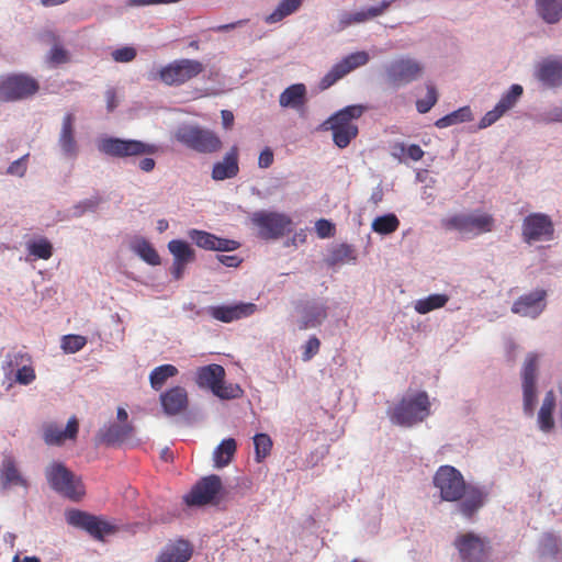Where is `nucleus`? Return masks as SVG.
Instances as JSON below:
<instances>
[{
  "label": "nucleus",
  "mask_w": 562,
  "mask_h": 562,
  "mask_svg": "<svg viewBox=\"0 0 562 562\" xmlns=\"http://www.w3.org/2000/svg\"><path fill=\"white\" fill-rule=\"evenodd\" d=\"M554 225L549 215L531 213L527 215L521 225V236L525 243L548 241L553 238Z\"/></svg>",
  "instance_id": "9b49d317"
},
{
  "label": "nucleus",
  "mask_w": 562,
  "mask_h": 562,
  "mask_svg": "<svg viewBox=\"0 0 562 562\" xmlns=\"http://www.w3.org/2000/svg\"><path fill=\"white\" fill-rule=\"evenodd\" d=\"M237 450L234 438L224 439L213 451V461L215 468H224L231 463Z\"/></svg>",
  "instance_id": "473e14b6"
},
{
  "label": "nucleus",
  "mask_w": 562,
  "mask_h": 562,
  "mask_svg": "<svg viewBox=\"0 0 562 562\" xmlns=\"http://www.w3.org/2000/svg\"><path fill=\"white\" fill-rule=\"evenodd\" d=\"M494 223V217L487 213L457 214L442 220V226L446 229L475 235L492 232Z\"/></svg>",
  "instance_id": "1a4fd4ad"
},
{
  "label": "nucleus",
  "mask_w": 562,
  "mask_h": 562,
  "mask_svg": "<svg viewBox=\"0 0 562 562\" xmlns=\"http://www.w3.org/2000/svg\"><path fill=\"white\" fill-rule=\"evenodd\" d=\"M472 119V112L469 106H463L436 121L438 128H445L459 123L469 122Z\"/></svg>",
  "instance_id": "58836bf2"
},
{
  "label": "nucleus",
  "mask_w": 562,
  "mask_h": 562,
  "mask_svg": "<svg viewBox=\"0 0 562 562\" xmlns=\"http://www.w3.org/2000/svg\"><path fill=\"white\" fill-rule=\"evenodd\" d=\"M29 155H25L23 156L22 158L13 161L9 167H8V170L7 172L9 175H13V176H19V177H22L24 176L25 171H26V158H27Z\"/></svg>",
  "instance_id": "052dcab7"
},
{
  "label": "nucleus",
  "mask_w": 562,
  "mask_h": 562,
  "mask_svg": "<svg viewBox=\"0 0 562 562\" xmlns=\"http://www.w3.org/2000/svg\"><path fill=\"white\" fill-rule=\"evenodd\" d=\"M239 172L238 166V148L233 146L224 156L223 160L214 164L212 169V179L215 181H223L232 179Z\"/></svg>",
  "instance_id": "393cba45"
},
{
  "label": "nucleus",
  "mask_w": 562,
  "mask_h": 562,
  "mask_svg": "<svg viewBox=\"0 0 562 562\" xmlns=\"http://www.w3.org/2000/svg\"><path fill=\"white\" fill-rule=\"evenodd\" d=\"M204 70V65L195 59L182 58L162 67L159 79L167 86H181L198 77Z\"/></svg>",
  "instance_id": "6e6552de"
},
{
  "label": "nucleus",
  "mask_w": 562,
  "mask_h": 562,
  "mask_svg": "<svg viewBox=\"0 0 562 562\" xmlns=\"http://www.w3.org/2000/svg\"><path fill=\"white\" fill-rule=\"evenodd\" d=\"M538 15L548 24H555L562 19V0H536Z\"/></svg>",
  "instance_id": "c756f323"
},
{
  "label": "nucleus",
  "mask_w": 562,
  "mask_h": 562,
  "mask_svg": "<svg viewBox=\"0 0 562 562\" xmlns=\"http://www.w3.org/2000/svg\"><path fill=\"white\" fill-rule=\"evenodd\" d=\"M273 164V151L267 147L265 148L258 159V165L260 168H269Z\"/></svg>",
  "instance_id": "680f3d73"
},
{
  "label": "nucleus",
  "mask_w": 562,
  "mask_h": 562,
  "mask_svg": "<svg viewBox=\"0 0 562 562\" xmlns=\"http://www.w3.org/2000/svg\"><path fill=\"white\" fill-rule=\"evenodd\" d=\"M192 553L193 548L188 540L177 539L166 544L156 562H188Z\"/></svg>",
  "instance_id": "b1692460"
},
{
  "label": "nucleus",
  "mask_w": 562,
  "mask_h": 562,
  "mask_svg": "<svg viewBox=\"0 0 562 562\" xmlns=\"http://www.w3.org/2000/svg\"><path fill=\"white\" fill-rule=\"evenodd\" d=\"M74 113H67L61 122V128L58 137V146L65 158L75 160L79 154V145L75 137Z\"/></svg>",
  "instance_id": "6ab92c4d"
},
{
  "label": "nucleus",
  "mask_w": 562,
  "mask_h": 562,
  "mask_svg": "<svg viewBox=\"0 0 562 562\" xmlns=\"http://www.w3.org/2000/svg\"><path fill=\"white\" fill-rule=\"evenodd\" d=\"M221 488V477L212 474L201 479L184 497V501L190 506L206 505L214 501Z\"/></svg>",
  "instance_id": "4468645a"
},
{
  "label": "nucleus",
  "mask_w": 562,
  "mask_h": 562,
  "mask_svg": "<svg viewBox=\"0 0 562 562\" xmlns=\"http://www.w3.org/2000/svg\"><path fill=\"white\" fill-rule=\"evenodd\" d=\"M538 369V357L535 353L528 355L522 369V383L536 384Z\"/></svg>",
  "instance_id": "8fccbe9b"
},
{
  "label": "nucleus",
  "mask_w": 562,
  "mask_h": 562,
  "mask_svg": "<svg viewBox=\"0 0 562 562\" xmlns=\"http://www.w3.org/2000/svg\"><path fill=\"white\" fill-rule=\"evenodd\" d=\"M98 149L106 156L127 159L154 155L158 151V146L138 139L109 136L99 140Z\"/></svg>",
  "instance_id": "39448f33"
},
{
  "label": "nucleus",
  "mask_w": 562,
  "mask_h": 562,
  "mask_svg": "<svg viewBox=\"0 0 562 562\" xmlns=\"http://www.w3.org/2000/svg\"><path fill=\"white\" fill-rule=\"evenodd\" d=\"M31 357L30 353L23 351H10L5 355L2 363V370L7 380H12L13 373L21 368Z\"/></svg>",
  "instance_id": "f704fd0d"
},
{
  "label": "nucleus",
  "mask_w": 562,
  "mask_h": 562,
  "mask_svg": "<svg viewBox=\"0 0 562 562\" xmlns=\"http://www.w3.org/2000/svg\"><path fill=\"white\" fill-rule=\"evenodd\" d=\"M252 224L263 239H278L291 232L290 216L278 212L258 211L251 215Z\"/></svg>",
  "instance_id": "0eeeda50"
},
{
  "label": "nucleus",
  "mask_w": 562,
  "mask_h": 562,
  "mask_svg": "<svg viewBox=\"0 0 562 562\" xmlns=\"http://www.w3.org/2000/svg\"><path fill=\"white\" fill-rule=\"evenodd\" d=\"M536 77L544 86L555 88L562 85V57L543 59L536 69Z\"/></svg>",
  "instance_id": "5701e85b"
},
{
  "label": "nucleus",
  "mask_w": 562,
  "mask_h": 562,
  "mask_svg": "<svg viewBox=\"0 0 562 562\" xmlns=\"http://www.w3.org/2000/svg\"><path fill=\"white\" fill-rule=\"evenodd\" d=\"M0 483L3 488L11 485H19L27 488L29 483L16 468L15 461L11 456H4L0 467Z\"/></svg>",
  "instance_id": "bb28decb"
},
{
  "label": "nucleus",
  "mask_w": 562,
  "mask_h": 562,
  "mask_svg": "<svg viewBox=\"0 0 562 562\" xmlns=\"http://www.w3.org/2000/svg\"><path fill=\"white\" fill-rule=\"evenodd\" d=\"M524 89L520 85H513L510 89L501 98L493 110L485 113L479 123L480 128H486L499 120L507 111L513 109L519 98L521 97Z\"/></svg>",
  "instance_id": "dca6fc26"
},
{
  "label": "nucleus",
  "mask_w": 562,
  "mask_h": 562,
  "mask_svg": "<svg viewBox=\"0 0 562 562\" xmlns=\"http://www.w3.org/2000/svg\"><path fill=\"white\" fill-rule=\"evenodd\" d=\"M48 60L55 65L65 64L69 60L68 52L55 43L49 52Z\"/></svg>",
  "instance_id": "13d9d810"
},
{
  "label": "nucleus",
  "mask_w": 562,
  "mask_h": 562,
  "mask_svg": "<svg viewBox=\"0 0 562 562\" xmlns=\"http://www.w3.org/2000/svg\"><path fill=\"white\" fill-rule=\"evenodd\" d=\"M391 3L392 1H382L379 5L369 8L367 10L369 20L383 14L390 8Z\"/></svg>",
  "instance_id": "e2e57ef3"
},
{
  "label": "nucleus",
  "mask_w": 562,
  "mask_h": 562,
  "mask_svg": "<svg viewBox=\"0 0 562 562\" xmlns=\"http://www.w3.org/2000/svg\"><path fill=\"white\" fill-rule=\"evenodd\" d=\"M136 57V49L134 47L125 46L115 49L112 53V58L117 63H128Z\"/></svg>",
  "instance_id": "bf43d9fd"
},
{
  "label": "nucleus",
  "mask_w": 562,
  "mask_h": 562,
  "mask_svg": "<svg viewBox=\"0 0 562 562\" xmlns=\"http://www.w3.org/2000/svg\"><path fill=\"white\" fill-rule=\"evenodd\" d=\"M225 379V370L220 364H209L201 367L196 372V383L201 387H207L212 392Z\"/></svg>",
  "instance_id": "cd10ccee"
},
{
  "label": "nucleus",
  "mask_w": 562,
  "mask_h": 562,
  "mask_svg": "<svg viewBox=\"0 0 562 562\" xmlns=\"http://www.w3.org/2000/svg\"><path fill=\"white\" fill-rule=\"evenodd\" d=\"M454 546L463 562H484L488 557V541L473 532L458 536Z\"/></svg>",
  "instance_id": "f8f14e48"
},
{
  "label": "nucleus",
  "mask_w": 562,
  "mask_h": 562,
  "mask_svg": "<svg viewBox=\"0 0 562 562\" xmlns=\"http://www.w3.org/2000/svg\"><path fill=\"white\" fill-rule=\"evenodd\" d=\"M424 67L415 59L398 58L386 67L387 81L394 87H401L417 80Z\"/></svg>",
  "instance_id": "ddd939ff"
},
{
  "label": "nucleus",
  "mask_w": 562,
  "mask_h": 562,
  "mask_svg": "<svg viewBox=\"0 0 562 562\" xmlns=\"http://www.w3.org/2000/svg\"><path fill=\"white\" fill-rule=\"evenodd\" d=\"M133 432L131 424H111L108 427L101 428L98 432V440L105 445H115L128 439Z\"/></svg>",
  "instance_id": "c85d7f7f"
},
{
  "label": "nucleus",
  "mask_w": 562,
  "mask_h": 562,
  "mask_svg": "<svg viewBox=\"0 0 562 562\" xmlns=\"http://www.w3.org/2000/svg\"><path fill=\"white\" fill-rule=\"evenodd\" d=\"M106 109L112 112L119 104L116 92L114 89H108L105 91Z\"/></svg>",
  "instance_id": "0e129e2a"
},
{
  "label": "nucleus",
  "mask_w": 562,
  "mask_h": 562,
  "mask_svg": "<svg viewBox=\"0 0 562 562\" xmlns=\"http://www.w3.org/2000/svg\"><path fill=\"white\" fill-rule=\"evenodd\" d=\"M321 348V341L316 336H312L304 345V350L302 353L303 361H310L315 355L318 353Z\"/></svg>",
  "instance_id": "4d7b16f0"
},
{
  "label": "nucleus",
  "mask_w": 562,
  "mask_h": 562,
  "mask_svg": "<svg viewBox=\"0 0 562 562\" xmlns=\"http://www.w3.org/2000/svg\"><path fill=\"white\" fill-rule=\"evenodd\" d=\"M546 122H562V106H555L544 114Z\"/></svg>",
  "instance_id": "69168bd1"
},
{
  "label": "nucleus",
  "mask_w": 562,
  "mask_h": 562,
  "mask_svg": "<svg viewBox=\"0 0 562 562\" xmlns=\"http://www.w3.org/2000/svg\"><path fill=\"white\" fill-rule=\"evenodd\" d=\"M136 254L147 263L157 266L160 263V257L156 249L145 239L138 241L135 246Z\"/></svg>",
  "instance_id": "49530a36"
},
{
  "label": "nucleus",
  "mask_w": 562,
  "mask_h": 562,
  "mask_svg": "<svg viewBox=\"0 0 562 562\" xmlns=\"http://www.w3.org/2000/svg\"><path fill=\"white\" fill-rule=\"evenodd\" d=\"M355 250L350 245L340 244L334 248L328 257V263L336 266L338 263L355 261Z\"/></svg>",
  "instance_id": "a19ab883"
},
{
  "label": "nucleus",
  "mask_w": 562,
  "mask_h": 562,
  "mask_svg": "<svg viewBox=\"0 0 562 562\" xmlns=\"http://www.w3.org/2000/svg\"><path fill=\"white\" fill-rule=\"evenodd\" d=\"M364 113V106L360 104L348 105L329 116L323 128L333 132V142L339 148L349 146L358 136V125L355 123Z\"/></svg>",
  "instance_id": "7ed1b4c3"
},
{
  "label": "nucleus",
  "mask_w": 562,
  "mask_h": 562,
  "mask_svg": "<svg viewBox=\"0 0 562 562\" xmlns=\"http://www.w3.org/2000/svg\"><path fill=\"white\" fill-rule=\"evenodd\" d=\"M524 408L526 413L532 414L536 403V384L522 383Z\"/></svg>",
  "instance_id": "864d4df0"
},
{
  "label": "nucleus",
  "mask_w": 562,
  "mask_h": 562,
  "mask_svg": "<svg viewBox=\"0 0 562 562\" xmlns=\"http://www.w3.org/2000/svg\"><path fill=\"white\" fill-rule=\"evenodd\" d=\"M168 249L173 256V261L193 262L195 260V252L193 248L184 240L172 239L168 243Z\"/></svg>",
  "instance_id": "72a5a7b5"
},
{
  "label": "nucleus",
  "mask_w": 562,
  "mask_h": 562,
  "mask_svg": "<svg viewBox=\"0 0 562 562\" xmlns=\"http://www.w3.org/2000/svg\"><path fill=\"white\" fill-rule=\"evenodd\" d=\"M434 485L440 491L441 499L460 501L458 510L468 519H471L484 505V493L475 486L467 485L461 472L451 465H441L436 471Z\"/></svg>",
  "instance_id": "f257e3e1"
},
{
  "label": "nucleus",
  "mask_w": 562,
  "mask_h": 562,
  "mask_svg": "<svg viewBox=\"0 0 562 562\" xmlns=\"http://www.w3.org/2000/svg\"><path fill=\"white\" fill-rule=\"evenodd\" d=\"M178 374V369L173 364H162L155 368L149 374L150 386L159 391L168 379Z\"/></svg>",
  "instance_id": "e433bc0d"
},
{
  "label": "nucleus",
  "mask_w": 562,
  "mask_h": 562,
  "mask_svg": "<svg viewBox=\"0 0 562 562\" xmlns=\"http://www.w3.org/2000/svg\"><path fill=\"white\" fill-rule=\"evenodd\" d=\"M257 311L254 303H237L234 305L211 306L209 314L216 321L231 323L252 315Z\"/></svg>",
  "instance_id": "412c9836"
},
{
  "label": "nucleus",
  "mask_w": 562,
  "mask_h": 562,
  "mask_svg": "<svg viewBox=\"0 0 562 562\" xmlns=\"http://www.w3.org/2000/svg\"><path fill=\"white\" fill-rule=\"evenodd\" d=\"M406 153L407 156L414 161L420 160L424 156V150L420 148L419 145L416 144L409 145Z\"/></svg>",
  "instance_id": "774afa93"
},
{
  "label": "nucleus",
  "mask_w": 562,
  "mask_h": 562,
  "mask_svg": "<svg viewBox=\"0 0 562 562\" xmlns=\"http://www.w3.org/2000/svg\"><path fill=\"white\" fill-rule=\"evenodd\" d=\"M369 20L368 11L356 13H344L340 19V29H345L353 23H362Z\"/></svg>",
  "instance_id": "5fc2aeb1"
},
{
  "label": "nucleus",
  "mask_w": 562,
  "mask_h": 562,
  "mask_svg": "<svg viewBox=\"0 0 562 562\" xmlns=\"http://www.w3.org/2000/svg\"><path fill=\"white\" fill-rule=\"evenodd\" d=\"M555 408V395L553 391L547 392L540 411L538 413V423L542 431H551L554 427L553 411Z\"/></svg>",
  "instance_id": "2f4dec72"
},
{
  "label": "nucleus",
  "mask_w": 562,
  "mask_h": 562,
  "mask_svg": "<svg viewBox=\"0 0 562 562\" xmlns=\"http://www.w3.org/2000/svg\"><path fill=\"white\" fill-rule=\"evenodd\" d=\"M547 292L544 290H536L531 293L521 295L512 307L515 314L536 318L546 307Z\"/></svg>",
  "instance_id": "a211bd4d"
},
{
  "label": "nucleus",
  "mask_w": 562,
  "mask_h": 562,
  "mask_svg": "<svg viewBox=\"0 0 562 562\" xmlns=\"http://www.w3.org/2000/svg\"><path fill=\"white\" fill-rule=\"evenodd\" d=\"M302 4V0H282L277 9L266 18V22L273 24L294 13Z\"/></svg>",
  "instance_id": "4c0bfd02"
},
{
  "label": "nucleus",
  "mask_w": 562,
  "mask_h": 562,
  "mask_svg": "<svg viewBox=\"0 0 562 562\" xmlns=\"http://www.w3.org/2000/svg\"><path fill=\"white\" fill-rule=\"evenodd\" d=\"M36 379V372L33 367V359L30 357L24 364L21 366L15 373H13L12 380L14 383L21 385H29Z\"/></svg>",
  "instance_id": "37998d69"
},
{
  "label": "nucleus",
  "mask_w": 562,
  "mask_h": 562,
  "mask_svg": "<svg viewBox=\"0 0 562 562\" xmlns=\"http://www.w3.org/2000/svg\"><path fill=\"white\" fill-rule=\"evenodd\" d=\"M400 226V221L395 214H385L382 216H378L372 222V229L382 235H389L394 233Z\"/></svg>",
  "instance_id": "ea45409f"
},
{
  "label": "nucleus",
  "mask_w": 562,
  "mask_h": 562,
  "mask_svg": "<svg viewBox=\"0 0 562 562\" xmlns=\"http://www.w3.org/2000/svg\"><path fill=\"white\" fill-rule=\"evenodd\" d=\"M449 301L447 294H430L415 302L414 308L418 314H427L434 310L443 307Z\"/></svg>",
  "instance_id": "c9c22d12"
},
{
  "label": "nucleus",
  "mask_w": 562,
  "mask_h": 562,
  "mask_svg": "<svg viewBox=\"0 0 562 562\" xmlns=\"http://www.w3.org/2000/svg\"><path fill=\"white\" fill-rule=\"evenodd\" d=\"M66 520L71 526L87 530L97 539H102L104 535H109L114 530L110 524L79 509L68 510L66 513Z\"/></svg>",
  "instance_id": "2eb2a0df"
},
{
  "label": "nucleus",
  "mask_w": 562,
  "mask_h": 562,
  "mask_svg": "<svg viewBox=\"0 0 562 562\" xmlns=\"http://www.w3.org/2000/svg\"><path fill=\"white\" fill-rule=\"evenodd\" d=\"M87 344V338L80 335H66L61 339V348L69 353L81 350Z\"/></svg>",
  "instance_id": "3c124183"
},
{
  "label": "nucleus",
  "mask_w": 562,
  "mask_h": 562,
  "mask_svg": "<svg viewBox=\"0 0 562 562\" xmlns=\"http://www.w3.org/2000/svg\"><path fill=\"white\" fill-rule=\"evenodd\" d=\"M175 136L179 143L198 153L212 154L222 148L221 138L213 131L200 126H180Z\"/></svg>",
  "instance_id": "423d86ee"
},
{
  "label": "nucleus",
  "mask_w": 562,
  "mask_h": 562,
  "mask_svg": "<svg viewBox=\"0 0 562 562\" xmlns=\"http://www.w3.org/2000/svg\"><path fill=\"white\" fill-rule=\"evenodd\" d=\"M430 415V401L424 391L406 395L387 411L390 420L401 427H412Z\"/></svg>",
  "instance_id": "f03ea898"
},
{
  "label": "nucleus",
  "mask_w": 562,
  "mask_h": 562,
  "mask_svg": "<svg viewBox=\"0 0 562 562\" xmlns=\"http://www.w3.org/2000/svg\"><path fill=\"white\" fill-rule=\"evenodd\" d=\"M162 411L168 416H176L184 413L189 406L188 392L183 386H173L160 394Z\"/></svg>",
  "instance_id": "aec40b11"
},
{
  "label": "nucleus",
  "mask_w": 562,
  "mask_h": 562,
  "mask_svg": "<svg viewBox=\"0 0 562 562\" xmlns=\"http://www.w3.org/2000/svg\"><path fill=\"white\" fill-rule=\"evenodd\" d=\"M326 317V307L323 304L313 303L304 307L299 328L304 330L317 327Z\"/></svg>",
  "instance_id": "7c9ffc66"
},
{
  "label": "nucleus",
  "mask_w": 562,
  "mask_h": 562,
  "mask_svg": "<svg viewBox=\"0 0 562 562\" xmlns=\"http://www.w3.org/2000/svg\"><path fill=\"white\" fill-rule=\"evenodd\" d=\"M188 236L198 247L206 250L233 251L239 247L236 240L220 238L205 231L190 229Z\"/></svg>",
  "instance_id": "f3484780"
},
{
  "label": "nucleus",
  "mask_w": 562,
  "mask_h": 562,
  "mask_svg": "<svg viewBox=\"0 0 562 562\" xmlns=\"http://www.w3.org/2000/svg\"><path fill=\"white\" fill-rule=\"evenodd\" d=\"M369 61V55L366 52H356L346 56L341 61L337 63V66L348 75L353 69L366 65Z\"/></svg>",
  "instance_id": "79ce46f5"
},
{
  "label": "nucleus",
  "mask_w": 562,
  "mask_h": 562,
  "mask_svg": "<svg viewBox=\"0 0 562 562\" xmlns=\"http://www.w3.org/2000/svg\"><path fill=\"white\" fill-rule=\"evenodd\" d=\"M45 476L55 492L71 501H80L86 493L81 479L60 462L49 464L45 470Z\"/></svg>",
  "instance_id": "20e7f679"
},
{
  "label": "nucleus",
  "mask_w": 562,
  "mask_h": 562,
  "mask_svg": "<svg viewBox=\"0 0 562 562\" xmlns=\"http://www.w3.org/2000/svg\"><path fill=\"white\" fill-rule=\"evenodd\" d=\"M221 263L226 267H237L241 262L238 256L236 255H221L217 256Z\"/></svg>",
  "instance_id": "338daca9"
},
{
  "label": "nucleus",
  "mask_w": 562,
  "mask_h": 562,
  "mask_svg": "<svg viewBox=\"0 0 562 562\" xmlns=\"http://www.w3.org/2000/svg\"><path fill=\"white\" fill-rule=\"evenodd\" d=\"M315 231L317 236L323 239L333 237L336 233L335 225L325 218H321L315 223Z\"/></svg>",
  "instance_id": "6e6d98bb"
},
{
  "label": "nucleus",
  "mask_w": 562,
  "mask_h": 562,
  "mask_svg": "<svg viewBox=\"0 0 562 562\" xmlns=\"http://www.w3.org/2000/svg\"><path fill=\"white\" fill-rule=\"evenodd\" d=\"M30 255L47 260L53 255V246L46 238H38L37 240L30 241L27 244Z\"/></svg>",
  "instance_id": "c03bdc74"
},
{
  "label": "nucleus",
  "mask_w": 562,
  "mask_h": 562,
  "mask_svg": "<svg viewBox=\"0 0 562 562\" xmlns=\"http://www.w3.org/2000/svg\"><path fill=\"white\" fill-rule=\"evenodd\" d=\"M344 71L335 64L331 69L321 79L319 89L326 90L336 83L339 79L345 77Z\"/></svg>",
  "instance_id": "603ef678"
},
{
  "label": "nucleus",
  "mask_w": 562,
  "mask_h": 562,
  "mask_svg": "<svg viewBox=\"0 0 562 562\" xmlns=\"http://www.w3.org/2000/svg\"><path fill=\"white\" fill-rule=\"evenodd\" d=\"M426 89V97L416 101V109L422 114L429 112L438 101L436 87L432 83H427Z\"/></svg>",
  "instance_id": "de8ad7c7"
},
{
  "label": "nucleus",
  "mask_w": 562,
  "mask_h": 562,
  "mask_svg": "<svg viewBox=\"0 0 562 562\" xmlns=\"http://www.w3.org/2000/svg\"><path fill=\"white\" fill-rule=\"evenodd\" d=\"M307 102V91L303 83H294L288 87L279 97L282 108H290L300 111Z\"/></svg>",
  "instance_id": "a878e982"
},
{
  "label": "nucleus",
  "mask_w": 562,
  "mask_h": 562,
  "mask_svg": "<svg viewBox=\"0 0 562 562\" xmlns=\"http://www.w3.org/2000/svg\"><path fill=\"white\" fill-rule=\"evenodd\" d=\"M254 445L256 453L255 459L258 463H260L270 454L272 440L267 434H257L254 437Z\"/></svg>",
  "instance_id": "a18cd8bd"
},
{
  "label": "nucleus",
  "mask_w": 562,
  "mask_h": 562,
  "mask_svg": "<svg viewBox=\"0 0 562 562\" xmlns=\"http://www.w3.org/2000/svg\"><path fill=\"white\" fill-rule=\"evenodd\" d=\"M40 89L38 82L26 75H11L0 79V101L11 102L34 95Z\"/></svg>",
  "instance_id": "9d476101"
},
{
  "label": "nucleus",
  "mask_w": 562,
  "mask_h": 562,
  "mask_svg": "<svg viewBox=\"0 0 562 562\" xmlns=\"http://www.w3.org/2000/svg\"><path fill=\"white\" fill-rule=\"evenodd\" d=\"M79 430V422L76 416L69 418L66 428L63 430L56 424H48L44 427L43 438L49 446H61L66 440H75Z\"/></svg>",
  "instance_id": "4be33fe9"
},
{
  "label": "nucleus",
  "mask_w": 562,
  "mask_h": 562,
  "mask_svg": "<svg viewBox=\"0 0 562 562\" xmlns=\"http://www.w3.org/2000/svg\"><path fill=\"white\" fill-rule=\"evenodd\" d=\"M213 394L222 400H234L243 395V390L237 384H225L220 382V385L213 391Z\"/></svg>",
  "instance_id": "09e8293b"
}]
</instances>
